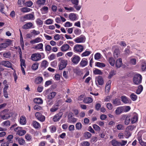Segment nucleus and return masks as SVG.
<instances>
[{
    "instance_id": "obj_25",
    "label": "nucleus",
    "mask_w": 146,
    "mask_h": 146,
    "mask_svg": "<svg viewBox=\"0 0 146 146\" xmlns=\"http://www.w3.org/2000/svg\"><path fill=\"white\" fill-rule=\"evenodd\" d=\"M123 111V108L122 107H120L117 108L115 110V114L119 115Z\"/></svg>"
},
{
    "instance_id": "obj_19",
    "label": "nucleus",
    "mask_w": 146,
    "mask_h": 146,
    "mask_svg": "<svg viewBox=\"0 0 146 146\" xmlns=\"http://www.w3.org/2000/svg\"><path fill=\"white\" fill-rule=\"evenodd\" d=\"M33 26V24L31 22H28L24 25L22 28L24 29H27L31 28Z\"/></svg>"
},
{
    "instance_id": "obj_2",
    "label": "nucleus",
    "mask_w": 146,
    "mask_h": 146,
    "mask_svg": "<svg viewBox=\"0 0 146 146\" xmlns=\"http://www.w3.org/2000/svg\"><path fill=\"white\" fill-rule=\"evenodd\" d=\"M14 131L17 132V134L20 136L24 135L26 133V131L23 130V128L20 127H17L14 128Z\"/></svg>"
},
{
    "instance_id": "obj_60",
    "label": "nucleus",
    "mask_w": 146,
    "mask_h": 146,
    "mask_svg": "<svg viewBox=\"0 0 146 146\" xmlns=\"http://www.w3.org/2000/svg\"><path fill=\"white\" fill-rule=\"evenodd\" d=\"M45 50L46 51H50L52 50L51 46L49 45L45 44Z\"/></svg>"
},
{
    "instance_id": "obj_16",
    "label": "nucleus",
    "mask_w": 146,
    "mask_h": 146,
    "mask_svg": "<svg viewBox=\"0 0 146 146\" xmlns=\"http://www.w3.org/2000/svg\"><path fill=\"white\" fill-rule=\"evenodd\" d=\"M97 82L98 84L102 86L104 83V80L101 76H99L96 78V82Z\"/></svg>"
},
{
    "instance_id": "obj_33",
    "label": "nucleus",
    "mask_w": 146,
    "mask_h": 146,
    "mask_svg": "<svg viewBox=\"0 0 146 146\" xmlns=\"http://www.w3.org/2000/svg\"><path fill=\"white\" fill-rule=\"evenodd\" d=\"M76 14L74 13H70L69 15V18L72 21H74L76 20Z\"/></svg>"
},
{
    "instance_id": "obj_23",
    "label": "nucleus",
    "mask_w": 146,
    "mask_h": 146,
    "mask_svg": "<svg viewBox=\"0 0 146 146\" xmlns=\"http://www.w3.org/2000/svg\"><path fill=\"white\" fill-rule=\"evenodd\" d=\"M93 99L90 97H88L85 98L83 100V102L85 104H90L92 102Z\"/></svg>"
},
{
    "instance_id": "obj_45",
    "label": "nucleus",
    "mask_w": 146,
    "mask_h": 146,
    "mask_svg": "<svg viewBox=\"0 0 146 146\" xmlns=\"http://www.w3.org/2000/svg\"><path fill=\"white\" fill-rule=\"evenodd\" d=\"M130 47L129 46H127V48H126L125 50V54L126 55H128L131 53V52L130 51L129 49Z\"/></svg>"
},
{
    "instance_id": "obj_15",
    "label": "nucleus",
    "mask_w": 146,
    "mask_h": 146,
    "mask_svg": "<svg viewBox=\"0 0 146 146\" xmlns=\"http://www.w3.org/2000/svg\"><path fill=\"white\" fill-rule=\"evenodd\" d=\"M34 17V16L33 15L31 14H29L25 15L23 18H21V19H25L27 20H33V19Z\"/></svg>"
},
{
    "instance_id": "obj_57",
    "label": "nucleus",
    "mask_w": 146,
    "mask_h": 146,
    "mask_svg": "<svg viewBox=\"0 0 146 146\" xmlns=\"http://www.w3.org/2000/svg\"><path fill=\"white\" fill-rule=\"evenodd\" d=\"M19 143L20 145H23L25 143V141L23 139L20 138L18 140Z\"/></svg>"
},
{
    "instance_id": "obj_31",
    "label": "nucleus",
    "mask_w": 146,
    "mask_h": 146,
    "mask_svg": "<svg viewBox=\"0 0 146 146\" xmlns=\"http://www.w3.org/2000/svg\"><path fill=\"white\" fill-rule=\"evenodd\" d=\"M56 94V93L55 92H52L48 94L46 98L53 100Z\"/></svg>"
},
{
    "instance_id": "obj_42",
    "label": "nucleus",
    "mask_w": 146,
    "mask_h": 146,
    "mask_svg": "<svg viewBox=\"0 0 146 146\" xmlns=\"http://www.w3.org/2000/svg\"><path fill=\"white\" fill-rule=\"evenodd\" d=\"M74 72L75 74L78 75H81L82 74V71L79 68H76V69L74 70Z\"/></svg>"
},
{
    "instance_id": "obj_54",
    "label": "nucleus",
    "mask_w": 146,
    "mask_h": 146,
    "mask_svg": "<svg viewBox=\"0 0 146 146\" xmlns=\"http://www.w3.org/2000/svg\"><path fill=\"white\" fill-rule=\"evenodd\" d=\"M141 70L143 71L146 70V63L144 62L142 63L141 66Z\"/></svg>"
},
{
    "instance_id": "obj_39",
    "label": "nucleus",
    "mask_w": 146,
    "mask_h": 146,
    "mask_svg": "<svg viewBox=\"0 0 146 146\" xmlns=\"http://www.w3.org/2000/svg\"><path fill=\"white\" fill-rule=\"evenodd\" d=\"M95 64L96 66L100 68L104 67L106 66V64L102 62H96Z\"/></svg>"
},
{
    "instance_id": "obj_6",
    "label": "nucleus",
    "mask_w": 146,
    "mask_h": 146,
    "mask_svg": "<svg viewBox=\"0 0 146 146\" xmlns=\"http://www.w3.org/2000/svg\"><path fill=\"white\" fill-rule=\"evenodd\" d=\"M11 40L10 39H7L5 42L0 44L3 50L5 49L11 44Z\"/></svg>"
},
{
    "instance_id": "obj_48",
    "label": "nucleus",
    "mask_w": 146,
    "mask_h": 146,
    "mask_svg": "<svg viewBox=\"0 0 146 146\" xmlns=\"http://www.w3.org/2000/svg\"><path fill=\"white\" fill-rule=\"evenodd\" d=\"M11 55V54L10 52H4L3 54V57L6 58H9Z\"/></svg>"
},
{
    "instance_id": "obj_28",
    "label": "nucleus",
    "mask_w": 146,
    "mask_h": 146,
    "mask_svg": "<svg viewBox=\"0 0 146 146\" xmlns=\"http://www.w3.org/2000/svg\"><path fill=\"white\" fill-rule=\"evenodd\" d=\"M33 101L34 103L36 104H41L43 103L42 100L40 98H35L34 99Z\"/></svg>"
},
{
    "instance_id": "obj_12",
    "label": "nucleus",
    "mask_w": 146,
    "mask_h": 146,
    "mask_svg": "<svg viewBox=\"0 0 146 146\" xmlns=\"http://www.w3.org/2000/svg\"><path fill=\"white\" fill-rule=\"evenodd\" d=\"M62 115L63 113L62 112H60L56 114L53 117V121L54 122H57L59 121L61 118Z\"/></svg>"
},
{
    "instance_id": "obj_50",
    "label": "nucleus",
    "mask_w": 146,
    "mask_h": 146,
    "mask_svg": "<svg viewBox=\"0 0 146 146\" xmlns=\"http://www.w3.org/2000/svg\"><path fill=\"white\" fill-rule=\"evenodd\" d=\"M90 143L88 141H83L81 143V146H89Z\"/></svg>"
},
{
    "instance_id": "obj_44",
    "label": "nucleus",
    "mask_w": 146,
    "mask_h": 146,
    "mask_svg": "<svg viewBox=\"0 0 146 146\" xmlns=\"http://www.w3.org/2000/svg\"><path fill=\"white\" fill-rule=\"evenodd\" d=\"M31 9L26 7H23L21 9V11L23 13H26L29 12L31 10Z\"/></svg>"
},
{
    "instance_id": "obj_8",
    "label": "nucleus",
    "mask_w": 146,
    "mask_h": 146,
    "mask_svg": "<svg viewBox=\"0 0 146 146\" xmlns=\"http://www.w3.org/2000/svg\"><path fill=\"white\" fill-rule=\"evenodd\" d=\"M86 40V37L85 36L81 35L78 37L74 39V41L77 43H82L84 42Z\"/></svg>"
},
{
    "instance_id": "obj_14",
    "label": "nucleus",
    "mask_w": 146,
    "mask_h": 146,
    "mask_svg": "<svg viewBox=\"0 0 146 146\" xmlns=\"http://www.w3.org/2000/svg\"><path fill=\"white\" fill-rule=\"evenodd\" d=\"M83 50V46L80 44H76L74 48V50L77 52H81Z\"/></svg>"
},
{
    "instance_id": "obj_30",
    "label": "nucleus",
    "mask_w": 146,
    "mask_h": 146,
    "mask_svg": "<svg viewBox=\"0 0 146 146\" xmlns=\"http://www.w3.org/2000/svg\"><path fill=\"white\" fill-rule=\"evenodd\" d=\"M48 62L46 60L42 61L41 63V67L45 69L48 65Z\"/></svg>"
},
{
    "instance_id": "obj_27",
    "label": "nucleus",
    "mask_w": 146,
    "mask_h": 146,
    "mask_svg": "<svg viewBox=\"0 0 146 146\" xmlns=\"http://www.w3.org/2000/svg\"><path fill=\"white\" fill-rule=\"evenodd\" d=\"M46 100L47 105L48 106H50L53 104L54 101L52 99L46 98Z\"/></svg>"
},
{
    "instance_id": "obj_32",
    "label": "nucleus",
    "mask_w": 146,
    "mask_h": 146,
    "mask_svg": "<svg viewBox=\"0 0 146 146\" xmlns=\"http://www.w3.org/2000/svg\"><path fill=\"white\" fill-rule=\"evenodd\" d=\"M108 62L110 65L112 66H113L115 64V60L112 57H109Z\"/></svg>"
},
{
    "instance_id": "obj_43",
    "label": "nucleus",
    "mask_w": 146,
    "mask_h": 146,
    "mask_svg": "<svg viewBox=\"0 0 146 146\" xmlns=\"http://www.w3.org/2000/svg\"><path fill=\"white\" fill-rule=\"evenodd\" d=\"M111 80H109L107 82L106 85V88L107 89L108 91H109L110 89L111 84Z\"/></svg>"
},
{
    "instance_id": "obj_51",
    "label": "nucleus",
    "mask_w": 146,
    "mask_h": 146,
    "mask_svg": "<svg viewBox=\"0 0 146 146\" xmlns=\"http://www.w3.org/2000/svg\"><path fill=\"white\" fill-rule=\"evenodd\" d=\"M93 127L95 131H100L101 129L96 124H93Z\"/></svg>"
},
{
    "instance_id": "obj_34",
    "label": "nucleus",
    "mask_w": 146,
    "mask_h": 146,
    "mask_svg": "<svg viewBox=\"0 0 146 146\" xmlns=\"http://www.w3.org/2000/svg\"><path fill=\"white\" fill-rule=\"evenodd\" d=\"M143 86L142 85H139L136 91V93L137 94H140L143 91Z\"/></svg>"
},
{
    "instance_id": "obj_5",
    "label": "nucleus",
    "mask_w": 146,
    "mask_h": 146,
    "mask_svg": "<svg viewBox=\"0 0 146 146\" xmlns=\"http://www.w3.org/2000/svg\"><path fill=\"white\" fill-rule=\"evenodd\" d=\"M80 60V57L76 55H74L71 58V60L72 63L75 65L77 64Z\"/></svg>"
},
{
    "instance_id": "obj_40",
    "label": "nucleus",
    "mask_w": 146,
    "mask_h": 146,
    "mask_svg": "<svg viewBox=\"0 0 146 146\" xmlns=\"http://www.w3.org/2000/svg\"><path fill=\"white\" fill-rule=\"evenodd\" d=\"M43 44L42 43H40L35 46V48L37 50L42 49L43 50Z\"/></svg>"
},
{
    "instance_id": "obj_26",
    "label": "nucleus",
    "mask_w": 146,
    "mask_h": 146,
    "mask_svg": "<svg viewBox=\"0 0 146 146\" xmlns=\"http://www.w3.org/2000/svg\"><path fill=\"white\" fill-rule=\"evenodd\" d=\"M33 126L35 129H38L40 127V123L36 121H33L32 122Z\"/></svg>"
},
{
    "instance_id": "obj_9",
    "label": "nucleus",
    "mask_w": 146,
    "mask_h": 146,
    "mask_svg": "<svg viewBox=\"0 0 146 146\" xmlns=\"http://www.w3.org/2000/svg\"><path fill=\"white\" fill-rule=\"evenodd\" d=\"M2 65L4 66L10 68L12 70H13L14 69L12 67V64L11 62L8 61L2 60L1 62Z\"/></svg>"
},
{
    "instance_id": "obj_4",
    "label": "nucleus",
    "mask_w": 146,
    "mask_h": 146,
    "mask_svg": "<svg viewBox=\"0 0 146 146\" xmlns=\"http://www.w3.org/2000/svg\"><path fill=\"white\" fill-rule=\"evenodd\" d=\"M35 115L36 119L40 122H43L45 120V116L42 115L40 113L36 112Z\"/></svg>"
},
{
    "instance_id": "obj_17",
    "label": "nucleus",
    "mask_w": 146,
    "mask_h": 146,
    "mask_svg": "<svg viewBox=\"0 0 146 146\" xmlns=\"http://www.w3.org/2000/svg\"><path fill=\"white\" fill-rule=\"evenodd\" d=\"M121 99L122 102L124 103H131V100L125 96H121Z\"/></svg>"
},
{
    "instance_id": "obj_10",
    "label": "nucleus",
    "mask_w": 146,
    "mask_h": 146,
    "mask_svg": "<svg viewBox=\"0 0 146 146\" xmlns=\"http://www.w3.org/2000/svg\"><path fill=\"white\" fill-rule=\"evenodd\" d=\"M68 119L70 123H75L77 121V118L73 117V113L72 112L69 113Z\"/></svg>"
},
{
    "instance_id": "obj_22",
    "label": "nucleus",
    "mask_w": 146,
    "mask_h": 146,
    "mask_svg": "<svg viewBox=\"0 0 146 146\" xmlns=\"http://www.w3.org/2000/svg\"><path fill=\"white\" fill-rule=\"evenodd\" d=\"M122 59L121 58H119L116 60L115 62V65L117 68L120 67L122 65Z\"/></svg>"
},
{
    "instance_id": "obj_38",
    "label": "nucleus",
    "mask_w": 146,
    "mask_h": 146,
    "mask_svg": "<svg viewBox=\"0 0 146 146\" xmlns=\"http://www.w3.org/2000/svg\"><path fill=\"white\" fill-rule=\"evenodd\" d=\"M111 144L113 146H120V142L115 140L112 141Z\"/></svg>"
},
{
    "instance_id": "obj_1",
    "label": "nucleus",
    "mask_w": 146,
    "mask_h": 146,
    "mask_svg": "<svg viewBox=\"0 0 146 146\" xmlns=\"http://www.w3.org/2000/svg\"><path fill=\"white\" fill-rule=\"evenodd\" d=\"M142 78V76L141 74H136L133 78V81L135 84L138 85L141 82Z\"/></svg>"
},
{
    "instance_id": "obj_56",
    "label": "nucleus",
    "mask_w": 146,
    "mask_h": 146,
    "mask_svg": "<svg viewBox=\"0 0 146 146\" xmlns=\"http://www.w3.org/2000/svg\"><path fill=\"white\" fill-rule=\"evenodd\" d=\"M82 125L80 123H77L76 125V127L77 129L80 130L82 128Z\"/></svg>"
},
{
    "instance_id": "obj_13",
    "label": "nucleus",
    "mask_w": 146,
    "mask_h": 146,
    "mask_svg": "<svg viewBox=\"0 0 146 146\" xmlns=\"http://www.w3.org/2000/svg\"><path fill=\"white\" fill-rule=\"evenodd\" d=\"M61 50L62 51L66 52L68 50H71V48L69 45L66 44H64L60 47Z\"/></svg>"
},
{
    "instance_id": "obj_20",
    "label": "nucleus",
    "mask_w": 146,
    "mask_h": 146,
    "mask_svg": "<svg viewBox=\"0 0 146 146\" xmlns=\"http://www.w3.org/2000/svg\"><path fill=\"white\" fill-rule=\"evenodd\" d=\"M59 106V104L58 102L54 104L52 107L50 109V111L51 112H54L56 111L58 109V107Z\"/></svg>"
},
{
    "instance_id": "obj_37",
    "label": "nucleus",
    "mask_w": 146,
    "mask_h": 146,
    "mask_svg": "<svg viewBox=\"0 0 146 146\" xmlns=\"http://www.w3.org/2000/svg\"><path fill=\"white\" fill-rule=\"evenodd\" d=\"M39 64L37 62H35L32 65V69L33 70H36L37 69L38 66Z\"/></svg>"
},
{
    "instance_id": "obj_49",
    "label": "nucleus",
    "mask_w": 146,
    "mask_h": 146,
    "mask_svg": "<svg viewBox=\"0 0 146 146\" xmlns=\"http://www.w3.org/2000/svg\"><path fill=\"white\" fill-rule=\"evenodd\" d=\"M116 74V72L114 70H112L110 73L109 74L108 76V78L109 79H111L112 77L114 75H115Z\"/></svg>"
},
{
    "instance_id": "obj_47",
    "label": "nucleus",
    "mask_w": 146,
    "mask_h": 146,
    "mask_svg": "<svg viewBox=\"0 0 146 146\" xmlns=\"http://www.w3.org/2000/svg\"><path fill=\"white\" fill-rule=\"evenodd\" d=\"M91 53V51H89L86 50L85 52H84L82 54L81 56L82 57L88 56H89Z\"/></svg>"
},
{
    "instance_id": "obj_64",
    "label": "nucleus",
    "mask_w": 146,
    "mask_h": 146,
    "mask_svg": "<svg viewBox=\"0 0 146 146\" xmlns=\"http://www.w3.org/2000/svg\"><path fill=\"white\" fill-rule=\"evenodd\" d=\"M3 84L4 86V88H8L9 87V84H8L7 81L6 80H5L3 81Z\"/></svg>"
},
{
    "instance_id": "obj_24",
    "label": "nucleus",
    "mask_w": 146,
    "mask_h": 146,
    "mask_svg": "<svg viewBox=\"0 0 146 146\" xmlns=\"http://www.w3.org/2000/svg\"><path fill=\"white\" fill-rule=\"evenodd\" d=\"M20 124L22 125H25L26 123V119L24 116L21 117L19 120Z\"/></svg>"
},
{
    "instance_id": "obj_62",
    "label": "nucleus",
    "mask_w": 146,
    "mask_h": 146,
    "mask_svg": "<svg viewBox=\"0 0 146 146\" xmlns=\"http://www.w3.org/2000/svg\"><path fill=\"white\" fill-rule=\"evenodd\" d=\"M68 1H71L72 3L75 5H78L79 3L78 0H68Z\"/></svg>"
},
{
    "instance_id": "obj_61",
    "label": "nucleus",
    "mask_w": 146,
    "mask_h": 146,
    "mask_svg": "<svg viewBox=\"0 0 146 146\" xmlns=\"http://www.w3.org/2000/svg\"><path fill=\"white\" fill-rule=\"evenodd\" d=\"M3 126H9L10 125V122L9 120L6 121L2 123Z\"/></svg>"
},
{
    "instance_id": "obj_53",
    "label": "nucleus",
    "mask_w": 146,
    "mask_h": 146,
    "mask_svg": "<svg viewBox=\"0 0 146 146\" xmlns=\"http://www.w3.org/2000/svg\"><path fill=\"white\" fill-rule=\"evenodd\" d=\"M131 118L129 116H127L126 117L125 121V124L126 125H128L130 122Z\"/></svg>"
},
{
    "instance_id": "obj_41",
    "label": "nucleus",
    "mask_w": 146,
    "mask_h": 146,
    "mask_svg": "<svg viewBox=\"0 0 146 146\" xmlns=\"http://www.w3.org/2000/svg\"><path fill=\"white\" fill-rule=\"evenodd\" d=\"M84 136L86 139H89L91 137L92 134L90 132H86L84 134Z\"/></svg>"
},
{
    "instance_id": "obj_35",
    "label": "nucleus",
    "mask_w": 146,
    "mask_h": 146,
    "mask_svg": "<svg viewBox=\"0 0 146 146\" xmlns=\"http://www.w3.org/2000/svg\"><path fill=\"white\" fill-rule=\"evenodd\" d=\"M43 78L41 77H38L35 80V83L36 84H38L41 83L43 80Z\"/></svg>"
},
{
    "instance_id": "obj_63",
    "label": "nucleus",
    "mask_w": 146,
    "mask_h": 146,
    "mask_svg": "<svg viewBox=\"0 0 146 146\" xmlns=\"http://www.w3.org/2000/svg\"><path fill=\"white\" fill-rule=\"evenodd\" d=\"M53 21L51 19H48L45 21V23L46 25H50L53 23Z\"/></svg>"
},
{
    "instance_id": "obj_59",
    "label": "nucleus",
    "mask_w": 146,
    "mask_h": 146,
    "mask_svg": "<svg viewBox=\"0 0 146 146\" xmlns=\"http://www.w3.org/2000/svg\"><path fill=\"white\" fill-rule=\"evenodd\" d=\"M136 127L134 125H129L127 127L126 129L128 131H132Z\"/></svg>"
},
{
    "instance_id": "obj_52",
    "label": "nucleus",
    "mask_w": 146,
    "mask_h": 146,
    "mask_svg": "<svg viewBox=\"0 0 146 146\" xmlns=\"http://www.w3.org/2000/svg\"><path fill=\"white\" fill-rule=\"evenodd\" d=\"M74 33L76 35H79L81 33V30L79 29H76L74 31Z\"/></svg>"
},
{
    "instance_id": "obj_21",
    "label": "nucleus",
    "mask_w": 146,
    "mask_h": 146,
    "mask_svg": "<svg viewBox=\"0 0 146 146\" xmlns=\"http://www.w3.org/2000/svg\"><path fill=\"white\" fill-rule=\"evenodd\" d=\"M138 115L137 113H135L133 114L132 117L131 119V122L132 123H136L138 120Z\"/></svg>"
},
{
    "instance_id": "obj_29",
    "label": "nucleus",
    "mask_w": 146,
    "mask_h": 146,
    "mask_svg": "<svg viewBox=\"0 0 146 146\" xmlns=\"http://www.w3.org/2000/svg\"><path fill=\"white\" fill-rule=\"evenodd\" d=\"M46 1V0H37L36 2V4L39 6L44 5Z\"/></svg>"
},
{
    "instance_id": "obj_36",
    "label": "nucleus",
    "mask_w": 146,
    "mask_h": 146,
    "mask_svg": "<svg viewBox=\"0 0 146 146\" xmlns=\"http://www.w3.org/2000/svg\"><path fill=\"white\" fill-rule=\"evenodd\" d=\"M93 73L95 75H102L103 74L102 72L100 70L97 68H95V70H93Z\"/></svg>"
},
{
    "instance_id": "obj_3",
    "label": "nucleus",
    "mask_w": 146,
    "mask_h": 146,
    "mask_svg": "<svg viewBox=\"0 0 146 146\" xmlns=\"http://www.w3.org/2000/svg\"><path fill=\"white\" fill-rule=\"evenodd\" d=\"M41 55L38 53H35L32 54L31 56V59L34 61H38L41 59Z\"/></svg>"
},
{
    "instance_id": "obj_55",
    "label": "nucleus",
    "mask_w": 146,
    "mask_h": 146,
    "mask_svg": "<svg viewBox=\"0 0 146 146\" xmlns=\"http://www.w3.org/2000/svg\"><path fill=\"white\" fill-rule=\"evenodd\" d=\"M49 128L51 133L55 132L56 130V127L54 125L51 126L49 127Z\"/></svg>"
},
{
    "instance_id": "obj_18",
    "label": "nucleus",
    "mask_w": 146,
    "mask_h": 146,
    "mask_svg": "<svg viewBox=\"0 0 146 146\" xmlns=\"http://www.w3.org/2000/svg\"><path fill=\"white\" fill-rule=\"evenodd\" d=\"M88 62L86 58H83L81 61L80 65L81 67H83L86 66L88 64Z\"/></svg>"
},
{
    "instance_id": "obj_11",
    "label": "nucleus",
    "mask_w": 146,
    "mask_h": 146,
    "mask_svg": "<svg viewBox=\"0 0 146 146\" xmlns=\"http://www.w3.org/2000/svg\"><path fill=\"white\" fill-rule=\"evenodd\" d=\"M8 111V109H5L1 112V114H5L1 115V117L2 119H9L10 117V114L9 113H5Z\"/></svg>"
},
{
    "instance_id": "obj_46",
    "label": "nucleus",
    "mask_w": 146,
    "mask_h": 146,
    "mask_svg": "<svg viewBox=\"0 0 146 146\" xmlns=\"http://www.w3.org/2000/svg\"><path fill=\"white\" fill-rule=\"evenodd\" d=\"M130 98L132 100L135 101L137 100V97L136 95L132 93L130 95Z\"/></svg>"
},
{
    "instance_id": "obj_58",
    "label": "nucleus",
    "mask_w": 146,
    "mask_h": 146,
    "mask_svg": "<svg viewBox=\"0 0 146 146\" xmlns=\"http://www.w3.org/2000/svg\"><path fill=\"white\" fill-rule=\"evenodd\" d=\"M8 88H4L3 89V95L4 97L6 98H7L8 97V94L7 90Z\"/></svg>"
},
{
    "instance_id": "obj_7",
    "label": "nucleus",
    "mask_w": 146,
    "mask_h": 146,
    "mask_svg": "<svg viewBox=\"0 0 146 146\" xmlns=\"http://www.w3.org/2000/svg\"><path fill=\"white\" fill-rule=\"evenodd\" d=\"M67 64V61L64 60H61L58 65V68L59 70H62L66 66Z\"/></svg>"
}]
</instances>
